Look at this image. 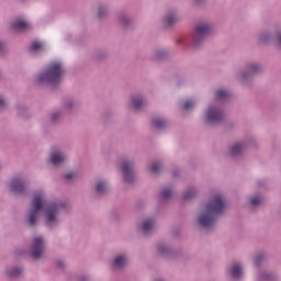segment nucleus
<instances>
[{"label": "nucleus", "mask_w": 281, "mask_h": 281, "mask_svg": "<svg viewBox=\"0 0 281 281\" xmlns=\"http://www.w3.org/2000/svg\"><path fill=\"white\" fill-rule=\"evenodd\" d=\"M63 205L58 202H47V194L43 190L35 191L24 216L26 227L38 225V215L43 212V222L48 229H55L60 225L58 217Z\"/></svg>", "instance_id": "f257e3e1"}, {"label": "nucleus", "mask_w": 281, "mask_h": 281, "mask_svg": "<svg viewBox=\"0 0 281 281\" xmlns=\"http://www.w3.org/2000/svg\"><path fill=\"white\" fill-rule=\"evenodd\" d=\"M227 212V199L225 193H214L203 206H200L195 216V225L205 232H212L216 227L218 216Z\"/></svg>", "instance_id": "f03ea898"}, {"label": "nucleus", "mask_w": 281, "mask_h": 281, "mask_svg": "<svg viewBox=\"0 0 281 281\" xmlns=\"http://www.w3.org/2000/svg\"><path fill=\"white\" fill-rule=\"evenodd\" d=\"M65 76V65L63 61H52L45 69L35 76L36 85H47L48 87H56L60 85Z\"/></svg>", "instance_id": "7ed1b4c3"}, {"label": "nucleus", "mask_w": 281, "mask_h": 281, "mask_svg": "<svg viewBox=\"0 0 281 281\" xmlns=\"http://www.w3.org/2000/svg\"><path fill=\"white\" fill-rule=\"evenodd\" d=\"M265 71V66L260 61L248 60L244 67L235 72V78L241 85H249L255 76H260Z\"/></svg>", "instance_id": "20e7f679"}, {"label": "nucleus", "mask_w": 281, "mask_h": 281, "mask_svg": "<svg viewBox=\"0 0 281 281\" xmlns=\"http://www.w3.org/2000/svg\"><path fill=\"white\" fill-rule=\"evenodd\" d=\"M212 32H214V23L212 21L202 20L198 22L192 34V44L194 47L203 45Z\"/></svg>", "instance_id": "39448f33"}, {"label": "nucleus", "mask_w": 281, "mask_h": 281, "mask_svg": "<svg viewBox=\"0 0 281 281\" xmlns=\"http://www.w3.org/2000/svg\"><path fill=\"white\" fill-rule=\"evenodd\" d=\"M225 120V108L218 101H212L203 112L205 124H221Z\"/></svg>", "instance_id": "423d86ee"}, {"label": "nucleus", "mask_w": 281, "mask_h": 281, "mask_svg": "<svg viewBox=\"0 0 281 281\" xmlns=\"http://www.w3.org/2000/svg\"><path fill=\"white\" fill-rule=\"evenodd\" d=\"M67 161H69V156L63 147H52L46 159L47 166L50 168H63V166H67Z\"/></svg>", "instance_id": "0eeeda50"}, {"label": "nucleus", "mask_w": 281, "mask_h": 281, "mask_svg": "<svg viewBox=\"0 0 281 281\" xmlns=\"http://www.w3.org/2000/svg\"><path fill=\"white\" fill-rule=\"evenodd\" d=\"M254 146H256V138L254 136H249L232 144L228 147V155L232 159H238V157H243L247 148H252Z\"/></svg>", "instance_id": "6e6552de"}, {"label": "nucleus", "mask_w": 281, "mask_h": 281, "mask_svg": "<svg viewBox=\"0 0 281 281\" xmlns=\"http://www.w3.org/2000/svg\"><path fill=\"white\" fill-rule=\"evenodd\" d=\"M120 168L123 182L127 183L128 186H133V183H135V159H122Z\"/></svg>", "instance_id": "1a4fd4ad"}, {"label": "nucleus", "mask_w": 281, "mask_h": 281, "mask_svg": "<svg viewBox=\"0 0 281 281\" xmlns=\"http://www.w3.org/2000/svg\"><path fill=\"white\" fill-rule=\"evenodd\" d=\"M45 237L41 235L32 237L29 250L32 260H41V258H43V254L45 252Z\"/></svg>", "instance_id": "9d476101"}, {"label": "nucleus", "mask_w": 281, "mask_h": 281, "mask_svg": "<svg viewBox=\"0 0 281 281\" xmlns=\"http://www.w3.org/2000/svg\"><path fill=\"white\" fill-rule=\"evenodd\" d=\"M127 104L132 111L139 113V111H144L148 106V99L142 92L132 93L130 94Z\"/></svg>", "instance_id": "9b49d317"}, {"label": "nucleus", "mask_w": 281, "mask_h": 281, "mask_svg": "<svg viewBox=\"0 0 281 281\" xmlns=\"http://www.w3.org/2000/svg\"><path fill=\"white\" fill-rule=\"evenodd\" d=\"M111 268L114 271H124L128 267V254L126 252H116L111 262Z\"/></svg>", "instance_id": "f8f14e48"}, {"label": "nucleus", "mask_w": 281, "mask_h": 281, "mask_svg": "<svg viewBox=\"0 0 281 281\" xmlns=\"http://www.w3.org/2000/svg\"><path fill=\"white\" fill-rule=\"evenodd\" d=\"M8 188L14 194H25V179L21 176H15L8 182Z\"/></svg>", "instance_id": "ddd939ff"}, {"label": "nucleus", "mask_w": 281, "mask_h": 281, "mask_svg": "<svg viewBox=\"0 0 281 281\" xmlns=\"http://www.w3.org/2000/svg\"><path fill=\"white\" fill-rule=\"evenodd\" d=\"M110 189L111 186L109 184V180L106 178L97 179L93 186L94 193L98 196H103V194H106Z\"/></svg>", "instance_id": "4468645a"}, {"label": "nucleus", "mask_w": 281, "mask_h": 281, "mask_svg": "<svg viewBox=\"0 0 281 281\" xmlns=\"http://www.w3.org/2000/svg\"><path fill=\"white\" fill-rule=\"evenodd\" d=\"M11 30L13 32H30V30H32V24L25 19L18 18L12 21Z\"/></svg>", "instance_id": "2eb2a0df"}, {"label": "nucleus", "mask_w": 281, "mask_h": 281, "mask_svg": "<svg viewBox=\"0 0 281 281\" xmlns=\"http://www.w3.org/2000/svg\"><path fill=\"white\" fill-rule=\"evenodd\" d=\"M155 227H157V221L153 217H147L143 220L142 223L138 225L139 232H142V234H145V236H148V234L155 232Z\"/></svg>", "instance_id": "dca6fc26"}, {"label": "nucleus", "mask_w": 281, "mask_h": 281, "mask_svg": "<svg viewBox=\"0 0 281 281\" xmlns=\"http://www.w3.org/2000/svg\"><path fill=\"white\" fill-rule=\"evenodd\" d=\"M228 276L233 280H243L245 276V266L241 262H234L228 269Z\"/></svg>", "instance_id": "f3484780"}, {"label": "nucleus", "mask_w": 281, "mask_h": 281, "mask_svg": "<svg viewBox=\"0 0 281 281\" xmlns=\"http://www.w3.org/2000/svg\"><path fill=\"white\" fill-rule=\"evenodd\" d=\"M229 98H232V91H229V89L227 88H217L215 90V99L213 100V102H220V104H222L224 102H227V100H229Z\"/></svg>", "instance_id": "a211bd4d"}, {"label": "nucleus", "mask_w": 281, "mask_h": 281, "mask_svg": "<svg viewBox=\"0 0 281 281\" xmlns=\"http://www.w3.org/2000/svg\"><path fill=\"white\" fill-rule=\"evenodd\" d=\"M199 194H201V187L190 186L184 190L182 199L183 201H192L193 199H196Z\"/></svg>", "instance_id": "6ab92c4d"}, {"label": "nucleus", "mask_w": 281, "mask_h": 281, "mask_svg": "<svg viewBox=\"0 0 281 281\" xmlns=\"http://www.w3.org/2000/svg\"><path fill=\"white\" fill-rule=\"evenodd\" d=\"M258 281H276L278 276L273 271L269 270H259L256 274Z\"/></svg>", "instance_id": "aec40b11"}, {"label": "nucleus", "mask_w": 281, "mask_h": 281, "mask_svg": "<svg viewBox=\"0 0 281 281\" xmlns=\"http://www.w3.org/2000/svg\"><path fill=\"white\" fill-rule=\"evenodd\" d=\"M116 21L121 27H133V19L128 13L121 12L116 16Z\"/></svg>", "instance_id": "412c9836"}, {"label": "nucleus", "mask_w": 281, "mask_h": 281, "mask_svg": "<svg viewBox=\"0 0 281 281\" xmlns=\"http://www.w3.org/2000/svg\"><path fill=\"white\" fill-rule=\"evenodd\" d=\"M168 56H170V48L168 47H158L153 52L154 60H166Z\"/></svg>", "instance_id": "4be33fe9"}, {"label": "nucleus", "mask_w": 281, "mask_h": 281, "mask_svg": "<svg viewBox=\"0 0 281 281\" xmlns=\"http://www.w3.org/2000/svg\"><path fill=\"white\" fill-rule=\"evenodd\" d=\"M109 16V4L99 3L97 5V19L98 21H104Z\"/></svg>", "instance_id": "5701e85b"}, {"label": "nucleus", "mask_w": 281, "mask_h": 281, "mask_svg": "<svg viewBox=\"0 0 281 281\" xmlns=\"http://www.w3.org/2000/svg\"><path fill=\"white\" fill-rule=\"evenodd\" d=\"M151 126L157 131H164L168 126V120L164 116H156L151 120Z\"/></svg>", "instance_id": "b1692460"}, {"label": "nucleus", "mask_w": 281, "mask_h": 281, "mask_svg": "<svg viewBox=\"0 0 281 281\" xmlns=\"http://www.w3.org/2000/svg\"><path fill=\"white\" fill-rule=\"evenodd\" d=\"M157 254L162 258H168L172 256V248L168 244H158L157 245Z\"/></svg>", "instance_id": "393cba45"}, {"label": "nucleus", "mask_w": 281, "mask_h": 281, "mask_svg": "<svg viewBox=\"0 0 281 281\" xmlns=\"http://www.w3.org/2000/svg\"><path fill=\"white\" fill-rule=\"evenodd\" d=\"M164 23L167 27H172L176 23H179V14L172 12L164 18Z\"/></svg>", "instance_id": "a878e982"}, {"label": "nucleus", "mask_w": 281, "mask_h": 281, "mask_svg": "<svg viewBox=\"0 0 281 281\" xmlns=\"http://www.w3.org/2000/svg\"><path fill=\"white\" fill-rule=\"evenodd\" d=\"M23 273V269L19 267H9L5 269V276L8 278H19Z\"/></svg>", "instance_id": "bb28decb"}, {"label": "nucleus", "mask_w": 281, "mask_h": 281, "mask_svg": "<svg viewBox=\"0 0 281 281\" xmlns=\"http://www.w3.org/2000/svg\"><path fill=\"white\" fill-rule=\"evenodd\" d=\"M249 203L252 207H259L265 203V196L262 194H255L249 198Z\"/></svg>", "instance_id": "cd10ccee"}, {"label": "nucleus", "mask_w": 281, "mask_h": 281, "mask_svg": "<svg viewBox=\"0 0 281 281\" xmlns=\"http://www.w3.org/2000/svg\"><path fill=\"white\" fill-rule=\"evenodd\" d=\"M273 41V33L265 31L259 35L260 43H271Z\"/></svg>", "instance_id": "c85d7f7f"}, {"label": "nucleus", "mask_w": 281, "mask_h": 281, "mask_svg": "<svg viewBox=\"0 0 281 281\" xmlns=\"http://www.w3.org/2000/svg\"><path fill=\"white\" fill-rule=\"evenodd\" d=\"M173 195H175V193L172 192V189H170V188H165L160 192L161 201H170V199H172Z\"/></svg>", "instance_id": "c756f323"}, {"label": "nucleus", "mask_w": 281, "mask_h": 281, "mask_svg": "<svg viewBox=\"0 0 281 281\" xmlns=\"http://www.w3.org/2000/svg\"><path fill=\"white\" fill-rule=\"evenodd\" d=\"M164 169V165L160 161H155L149 166V170L153 175H159Z\"/></svg>", "instance_id": "7c9ffc66"}, {"label": "nucleus", "mask_w": 281, "mask_h": 281, "mask_svg": "<svg viewBox=\"0 0 281 281\" xmlns=\"http://www.w3.org/2000/svg\"><path fill=\"white\" fill-rule=\"evenodd\" d=\"M31 54H41L43 52V44L40 42H32L30 45Z\"/></svg>", "instance_id": "2f4dec72"}, {"label": "nucleus", "mask_w": 281, "mask_h": 281, "mask_svg": "<svg viewBox=\"0 0 281 281\" xmlns=\"http://www.w3.org/2000/svg\"><path fill=\"white\" fill-rule=\"evenodd\" d=\"M54 262L56 269H59L60 271H65V269H67V261L65 258H56Z\"/></svg>", "instance_id": "473e14b6"}, {"label": "nucleus", "mask_w": 281, "mask_h": 281, "mask_svg": "<svg viewBox=\"0 0 281 281\" xmlns=\"http://www.w3.org/2000/svg\"><path fill=\"white\" fill-rule=\"evenodd\" d=\"M60 111L65 113H71V99L64 100Z\"/></svg>", "instance_id": "72a5a7b5"}, {"label": "nucleus", "mask_w": 281, "mask_h": 281, "mask_svg": "<svg viewBox=\"0 0 281 281\" xmlns=\"http://www.w3.org/2000/svg\"><path fill=\"white\" fill-rule=\"evenodd\" d=\"M267 260V255L263 252L258 254L254 259L255 267H260V263L265 262Z\"/></svg>", "instance_id": "f704fd0d"}, {"label": "nucleus", "mask_w": 281, "mask_h": 281, "mask_svg": "<svg viewBox=\"0 0 281 281\" xmlns=\"http://www.w3.org/2000/svg\"><path fill=\"white\" fill-rule=\"evenodd\" d=\"M63 115H65L61 111H54L49 114V120L56 124L58 122V120H60V117H63Z\"/></svg>", "instance_id": "c9c22d12"}, {"label": "nucleus", "mask_w": 281, "mask_h": 281, "mask_svg": "<svg viewBox=\"0 0 281 281\" xmlns=\"http://www.w3.org/2000/svg\"><path fill=\"white\" fill-rule=\"evenodd\" d=\"M18 115H25L27 113V105L20 103L16 105Z\"/></svg>", "instance_id": "e433bc0d"}, {"label": "nucleus", "mask_w": 281, "mask_h": 281, "mask_svg": "<svg viewBox=\"0 0 281 281\" xmlns=\"http://www.w3.org/2000/svg\"><path fill=\"white\" fill-rule=\"evenodd\" d=\"M196 106V102L194 100H189L183 104L184 111H192Z\"/></svg>", "instance_id": "4c0bfd02"}, {"label": "nucleus", "mask_w": 281, "mask_h": 281, "mask_svg": "<svg viewBox=\"0 0 281 281\" xmlns=\"http://www.w3.org/2000/svg\"><path fill=\"white\" fill-rule=\"evenodd\" d=\"M108 57H109V52L106 50H99L95 56L97 60H104V58H108Z\"/></svg>", "instance_id": "58836bf2"}, {"label": "nucleus", "mask_w": 281, "mask_h": 281, "mask_svg": "<svg viewBox=\"0 0 281 281\" xmlns=\"http://www.w3.org/2000/svg\"><path fill=\"white\" fill-rule=\"evenodd\" d=\"M7 49H8V43L5 42V40H0V56H3Z\"/></svg>", "instance_id": "ea45409f"}, {"label": "nucleus", "mask_w": 281, "mask_h": 281, "mask_svg": "<svg viewBox=\"0 0 281 281\" xmlns=\"http://www.w3.org/2000/svg\"><path fill=\"white\" fill-rule=\"evenodd\" d=\"M80 177H82V172L78 170H74L71 172V181H77V179H80Z\"/></svg>", "instance_id": "a19ab883"}, {"label": "nucleus", "mask_w": 281, "mask_h": 281, "mask_svg": "<svg viewBox=\"0 0 281 281\" xmlns=\"http://www.w3.org/2000/svg\"><path fill=\"white\" fill-rule=\"evenodd\" d=\"M77 281H91V278L89 276H81V277H78Z\"/></svg>", "instance_id": "79ce46f5"}, {"label": "nucleus", "mask_w": 281, "mask_h": 281, "mask_svg": "<svg viewBox=\"0 0 281 281\" xmlns=\"http://www.w3.org/2000/svg\"><path fill=\"white\" fill-rule=\"evenodd\" d=\"M5 106H7L5 99L3 97H0V110L5 109Z\"/></svg>", "instance_id": "37998d69"}, {"label": "nucleus", "mask_w": 281, "mask_h": 281, "mask_svg": "<svg viewBox=\"0 0 281 281\" xmlns=\"http://www.w3.org/2000/svg\"><path fill=\"white\" fill-rule=\"evenodd\" d=\"M277 43L281 47V31L277 35Z\"/></svg>", "instance_id": "c03bdc74"}, {"label": "nucleus", "mask_w": 281, "mask_h": 281, "mask_svg": "<svg viewBox=\"0 0 281 281\" xmlns=\"http://www.w3.org/2000/svg\"><path fill=\"white\" fill-rule=\"evenodd\" d=\"M64 179H65L66 181H71V172L66 173V175L64 176Z\"/></svg>", "instance_id": "a18cd8bd"}, {"label": "nucleus", "mask_w": 281, "mask_h": 281, "mask_svg": "<svg viewBox=\"0 0 281 281\" xmlns=\"http://www.w3.org/2000/svg\"><path fill=\"white\" fill-rule=\"evenodd\" d=\"M206 0H194V3H196V5H203V3H205Z\"/></svg>", "instance_id": "49530a36"}, {"label": "nucleus", "mask_w": 281, "mask_h": 281, "mask_svg": "<svg viewBox=\"0 0 281 281\" xmlns=\"http://www.w3.org/2000/svg\"><path fill=\"white\" fill-rule=\"evenodd\" d=\"M173 177H177V172L173 171Z\"/></svg>", "instance_id": "de8ad7c7"}]
</instances>
